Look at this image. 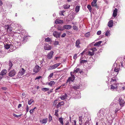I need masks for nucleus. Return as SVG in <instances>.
<instances>
[{
    "label": "nucleus",
    "instance_id": "nucleus-35",
    "mask_svg": "<svg viewBox=\"0 0 125 125\" xmlns=\"http://www.w3.org/2000/svg\"><path fill=\"white\" fill-rule=\"evenodd\" d=\"M74 80H73L72 78L70 77L68 78V80H67V83L68 82H70V81L73 82Z\"/></svg>",
    "mask_w": 125,
    "mask_h": 125
},
{
    "label": "nucleus",
    "instance_id": "nucleus-43",
    "mask_svg": "<svg viewBox=\"0 0 125 125\" xmlns=\"http://www.w3.org/2000/svg\"><path fill=\"white\" fill-rule=\"evenodd\" d=\"M87 8L89 9L90 12H91L92 11L91 7L90 5H87Z\"/></svg>",
    "mask_w": 125,
    "mask_h": 125
},
{
    "label": "nucleus",
    "instance_id": "nucleus-49",
    "mask_svg": "<svg viewBox=\"0 0 125 125\" xmlns=\"http://www.w3.org/2000/svg\"><path fill=\"white\" fill-rule=\"evenodd\" d=\"M82 117L81 116L79 117V123L80 124H82Z\"/></svg>",
    "mask_w": 125,
    "mask_h": 125
},
{
    "label": "nucleus",
    "instance_id": "nucleus-61",
    "mask_svg": "<svg viewBox=\"0 0 125 125\" xmlns=\"http://www.w3.org/2000/svg\"><path fill=\"white\" fill-rule=\"evenodd\" d=\"M57 100H55L54 102V103L55 105H56L57 104Z\"/></svg>",
    "mask_w": 125,
    "mask_h": 125
},
{
    "label": "nucleus",
    "instance_id": "nucleus-36",
    "mask_svg": "<svg viewBox=\"0 0 125 125\" xmlns=\"http://www.w3.org/2000/svg\"><path fill=\"white\" fill-rule=\"evenodd\" d=\"M73 73L72 72H70V74L71 76V77L73 79V80H74L75 79V77L74 76V75L73 74Z\"/></svg>",
    "mask_w": 125,
    "mask_h": 125
},
{
    "label": "nucleus",
    "instance_id": "nucleus-52",
    "mask_svg": "<svg viewBox=\"0 0 125 125\" xmlns=\"http://www.w3.org/2000/svg\"><path fill=\"white\" fill-rule=\"evenodd\" d=\"M53 73H51L49 76L48 77V78L49 79V78H51L53 75Z\"/></svg>",
    "mask_w": 125,
    "mask_h": 125
},
{
    "label": "nucleus",
    "instance_id": "nucleus-41",
    "mask_svg": "<svg viewBox=\"0 0 125 125\" xmlns=\"http://www.w3.org/2000/svg\"><path fill=\"white\" fill-rule=\"evenodd\" d=\"M88 54L89 55L92 56L94 55V53L93 51L92 52L89 51L88 52Z\"/></svg>",
    "mask_w": 125,
    "mask_h": 125
},
{
    "label": "nucleus",
    "instance_id": "nucleus-55",
    "mask_svg": "<svg viewBox=\"0 0 125 125\" xmlns=\"http://www.w3.org/2000/svg\"><path fill=\"white\" fill-rule=\"evenodd\" d=\"M101 31H99L97 32V34L98 35H99L101 34Z\"/></svg>",
    "mask_w": 125,
    "mask_h": 125
},
{
    "label": "nucleus",
    "instance_id": "nucleus-34",
    "mask_svg": "<svg viewBox=\"0 0 125 125\" xmlns=\"http://www.w3.org/2000/svg\"><path fill=\"white\" fill-rule=\"evenodd\" d=\"M58 30L60 31H63L64 30L63 27H62L61 26H59L57 27Z\"/></svg>",
    "mask_w": 125,
    "mask_h": 125
},
{
    "label": "nucleus",
    "instance_id": "nucleus-53",
    "mask_svg": "<svg viewBox=\"0 0 125 125\" xmlns=\"http://www.w3.org/2000/svg\"><path fill=\"white\" fill-rule=\"evenodd\" d=\"M59 43V42L58 41H55L54 42L53 44L54 45H58Z\"/></svg>",
    "mask_w": 125,
    "mask_h": 125
},
{
    "label": "nucleus",
    "instance_id": "nucleus-39",
    "mask_svg": "<svg viewBox=\"0 0 125 125\" xmlns=\"http://www.w3.org/2000/svg\"><path fill=\"white\" fill-rule=\"evenodd\" d=\"M73 89L75 90H77V89H79L80 88V86L79 85H76L75 86L73 87Z\"/></svg>",
    "mask_w": 125,
    "mask_h": 125
},
{
    "label": "nucleus",
    "instance_id": "nucleus-64",
    "mask_svg": "<svg viewBox=\"0 0 125 125\" xmlns=\"http://www.w3.org/2000/svg\"><path fill=\"white\" fill-rule=\"evenodd\" d=\"M42 61H40V63H41L40 65L41 66H42V63L43 62V61H44V60L43 59L42 60Z\"/></svg>",
    "mask_w": 125,
    "mask_h": 125
},
{
    "label": "nucleus",
    "instance_id": "nucleus-20",
    "mask_svg": "<svg viewBox=\"0 0 125 125\" xmlns=\"http://www.w3.org/2000/svg\"><path fill=\"white\" fill-rule=\"evenodd\" d=\"M120 68L119 65L116 66L115 67L114 71L115 72H117L118 73L119 72V71L120 70Z\"/></svg>",
    "mask_w": 125,
    "mask_h": 125
},
{
    "label": "nucleus",
    "instance_id": "nucleus-25",
    "mask_svg": "<svg viewBox=\"0 0 125 125\" xmlns=\"http://www.w3.org/2000/svg\"><path fill=\"white\" fill-rule=\"evenodd\" d=\"M64 104V102L63 101H62L60 102L57 105V106L58 108L60 107L61 106L63 105Z\"/></svg>",
    "mask_w": 125,
    "mask_h": 125
},
{
    "label": "nucleus",
    "instance_id": "nucleus-30",
    "mask_svg": "<svg viewBox=\"0 0 125 125\" xmlns=\"http://www.w3.org/2000/svg\"><path fill=\"white\" fill-rule=\"evenodd\" d=\"M80 70L79 68H75L73 72V74H75L77 73Z\"/></svg>",
    "mask_w": 125,
    "mask_h": 125
},
{
    "label": "nucleus",
    "instance_id": "nucleus-31",
    "mask_svg": "<svg viewBox=\"0 0 125 125\" xmlns=\"http://www.w3.org/2000/svg\"><path fill=\"white\" fill-rule=\"evenodd\" d=\"M63 119L62 117L59 118V121L60 123L62 125H63Z\"/></svg>",
    "mask_w": 125,
    "mask_h": 125
},
{
    "label": "nucleus",
    "instance_id": "nucleus-18",
    "mask_svg": "<svg viewBox=\"0 0 125 125\" xmlns=\"http://www.w3.org/2000/svg\"><path fill=\"white\" fill-rule=\"evenodd\" d=\"M113 24V22L112 20H110L108 22V25L109 27H112Z\"/></svg>",
    "mask_w": 125,
    "mask_h": 125
},
{
    "label": "nucleus",
    "instance_id": "nucleus-11",
    "mask_svg": "<svg viewBox=\"0 0 125 125\" xmlns=\"http://www.w3.org/2000/svg\"><path fill=\"white\" fill-rule=\"evenodd\" d=\"M41 69V67L38 65L35 66L33 69V71L35 73H37Z\"/></svg>",
    "mask_w": 125,
    "mask_h": 125
},
{
    "label": "nucleus",
    "instance_id": "nucleus-44",
    "mask_svg": "<svg viewBox=\"0 0 125 125\" xmlns=\"http://www.w3.org/2000/svg\"><path fill=\"white\" fill-rule=\"evenodd\" d=\"M105 34L106 36H110V33L109 32V31H107L105 32Z\"/></svg>",
    "mask_w": 125,
    "mask_h": 125
},
{
    "label": "nucleus",
    "instance_id": "nucleus-4",
    "mask_svg": "<svg viewBox=\"0 0 125 125\" xmlns=\"http://www.w3.org/2000/svg\"><path fill=\"white\" fill-rule=\"evenodd\" d=\"M113 84L111 85L110 89L112 91H117V83Z\"/></svg>",
    "mask_w": 125,
    "mask_h": 125
},
{
    "label": "nucleus",
    "instance_id": "nucleus-45",
    "mask_svg": "<svg viewBox=\"0 0 125 125\" xmlns=\"http://www.w3.org/2000/svg\"><path fill=\"white\" fill-rule=\"evenodd\" d=\"M87 62V60H81L80 62L81 64L85 63Z\"/></svg>",
    "mask_w": 125,
    "mask_h": 125
},
{
    "label": "nucleus",
    "instance_id": "nucleus-9",
    "mask_svg": "<svg viewBox=\"0 0 125 125\" xmlns=\"http://www.w3.org/2000/svg\"><path fill=\"white\" fill-rule=\"evenodd\" d=\"M53 35L54 37L58 38L60 37L61 33L57 31H54L53 32Z\"/></svg>",
    "mask_w": 125,
    "mask_h": 125
},
{
    "label": "nucleus",
    "instance_id": "nucleus-46",
    "mask_svg": "<svg viewBox=\"0 0 125 125\" xmlns=\"http://www.w3.org/2000/svg\"><path fill=\"white\" fill-rule=\"evenodd\" d=\"M90 35V33L89 32H88L85 34L84 35L85 37H87L89 36Z\"/></svg>",
    "mask_w": 125,
    "mask_h": 125
},
{
    "label": "nucleus",
    "instance_id": "nucleus-27",
    "mask_svg": "<svg viewBox=\"0 0 125 125\" xmlns=\"http://www.w3.org/2000/svg\"><path fill=\"white\" fill-rule=\"evenodd\" d=\"M55 84V83L53 81H51L50 82L48 83L47 84L51 86H52Z\"/></svg>",
    "mask_w": 125,
    "mask_h": 125
},
{
    "label": "nucleus",
    "instance_id": "nucleus-38",
    "mask_svg": "<svg viewBox=\"0 0 125 125\" xmlns=\"http://www.w3.org/2000/svg\"><path fill=\"white\" fill-rule=\"evenodd\" d=\"M47 121V119H44L42 120V124H45Z\"/></svg>",
    "mask_w": 125,
    "mask_h": 125
},
{
    "label": "nucleus",
    "instance_id": "nucleus-58",
    "mask_svg": "<svg viewBox=\"0 0 125 125\" xmlns=\"http://www.w3.org/2000/svg\"><path fill=\"white\" fill-rule=\"evenodd\" d=\"M77 54H75L73 56V59H76L77 58Z\"/></svg>",
    "mask_w": 125,
    "mask_h": 125
},
{
    "label": "nucleus",
    "instance_id": "nucleus-50",
    "mask_svg": "<svg viewBox=\"0 0 125 125\" xmlns=\"http://www.w3.org/2000/svg\"><path fill=\"white\" fill-rule=\"evenodd\" d=\"M76 122L75 120H73L71 123L72 124L71 125H76Z\"/></svg>",
    "mask_w": 125,
    "mask_h": 125
},
{
    "label": "nucleus",
    "instance_id": "nucleus-59",
    "mask_svg": "<svg viewBox=\"0 0 125 125\" xmlns=\"http://www.w3.org/2000/svg\"><path fill=\"white\" fill-rule=\"evenodd\" d=\"M57 112H58L56 110L55 112V115L56 116H58V113H57Z\"/></svg>",
    "mask_w": 125,
    "mask_h": 125
},
{
    "label": "nucleus",
    "instance_id": "nucleus-56",
    "mask_svg": "<svg viewBox=\"0 0 125 125\" xmlns=\"http://www.w3.org/2000/svg\"><path fill=\"white\" fill-rule=\"evenodd\" d=\"M34 110L33 109L32 110H31L30 111V114L33 113L34 112Z\"/></svg>",
    "mask_w": 125,
    "mask_h": 125
},
{
    "label": "nucleus",
    "instance_id": "nucleus-1",
    "mask_svg": "<svg viewBox=\"0 0 125 125\" xmlns=\"http://www.w3.org/2000/svg\"><path fill=\"white\" fill-rule=\"evenodd\" d=\"M114 102L117 103L118 101L119 103V105L121 107H123L124 105L125 102L122 98L120 97H117L115 98L114 100Z\"/></svg>",
    "mask_w": 125,
    "mask_h": 125
},
{
    "label": "nucleus",
    "instance_id": "nucleus-5",
    "mask_svg": "<svg viewBox=\"0 0 125 125\" xmlns=\"http://www.w3.org/2000/svg\"><path fill=\"white\" fill-rule=\"evenodd\" d=\"M117 89L120 90H124L125 89V87L124 86L123 83H117Z\"/></svg>",
    "mask_w": 125,
    "mask_h": 125
},
{
    "label": "nucleus",
    "instance_id": "nucleus-23",
    "mask_svg": "<svg viewBox=\"0 0 125 125\" xmlns=\"http://www.w3.org/2000/svg\"><path fill=\"white\" fill-rule=\"evenodd\" d=\"M102 42L101 41H99L95 43L94 44V46H99L102 43Z\"/></svg>",
    "mask_w": 125,
    "mask_h": 125
},
{
    "label": "nucleus",
    "instance_id": "nucleus-24",
    "mask_svg": "<svg viewBox=\"0 0 125 125\" xmlns=\"http://www.w3.org/2000/svg\"><path fill=\"white\" fill-rule=\"evenodd\" d=\"M80 7V6L78 5H77L76 6L75 9V11L76 13H77L79 11Z\"/></svg>",
    "mask_w": 125,
    "mask_h": 125
},
{
    "label": "nucleus",
    "instance_id": "nucleus-19",
    "mask_svg": "<svg viewBox=\"0 0 125 125\" xmlns=\"http://www.w3.org/2000/svg\"><path fill=\"white\" fill-rule=\"evenodd\" d=\"M55 23L56 24H62L63 23V21L62 20H60L59 19H57L55 21Z\"/></svg>",
    "mask_w": 125,
    "mask_h": 125
},
{
    "label": "nucleus",
    "instance_id": "nucleus-16",
    "mask_svg": "<svg viewBox=\"0 0 125 125\" xmlns=\"http://www.w3.org/2000/svg\"><path fill=\"white\" fill-rule=\"evenodd\" d=\"M80 42V40L79 39H78L76 42L75 46L78 48H79L80 47V46L79 45Z\"/></svg>",
    "mask_w": 125,
    "mask_h": 125
},
{
    "label": "nucleus",
    "instance_id": "nucleus-2",
    "mask_svg": "<svg viewBox=\"0 0 125 125\" xmlns=\"http://www.w3.org/2000/svg\"><path fill=\"white\" fill-rule=\"evenodd\" d=\"M116 102H114V101L110 105V107H115L116 109L115 110V113H116L118 111H119L121 108H120V107L119 106V104L118 102H117V104Z\"/></svg>",
    "mask_w": 125,
    "mask_h": 125
},
{
    "label": "nucleus",
    "instance_id": "nucleus-22",
    "mask_svg": "<svg viewBox=\"0 0 125 125\" xmlns=\"http://www.w3.org/2000/svg\"><path fill=\"white\" fill-rule=\"evenodd\" d=\"M7 73V70H2L0 73V75L3 76L5 75Z\"/></svg>",
    "mask_w": 125,
    "mask_h": 125
},
{
    "label": "nucleus",
    "instance_id": "nucleus-7",
    "mask_svg": "<svg viewBox=\"0 0 125 125\" xmlns=\"http://www.w3.org/2000/svg\"><path fill=\"white\" fill-rule=\"evenodd\" d=\"M5 29L6 30L7 32L9 33H10L12 31L13 29L12 28L10 25H7L5 26Z\"/></svg>",
    "mask_w": 125,
    "mask_h": 125
},
{
    "label": "nucleus",
    "instance_id": "nucleus-21",
    "mask_svg": "<svg viewBox=\"0 0 125 125\" xmlns=\"http://www.w3.org/2000/svg\"><path fill=\"white\" fill-rule=\"evenodd\" d=\"M117 9L116 8H115L114 10L113 13V16L114 17H115L117 15Z\"/></svg>",
    "mask_w": 125,
    "mask_h": 125
},
{
    "label": "nucleus",
    "instance_id": "nucleus-15",
    "mask_svg": "<svg viewBox=\"0 0 125 125\" xmlns=\"http://www.w3.org/2000/svg\"><path fill=\"white\" fill-rule=\"evenodd\" d=\"M54 52L53 51H51L48 54L47 58L49 59H51L52 57V56Z\"/></svg>",
    "mask_w": 125,
    "mask_h": 125
},
{
    "label": "nucleus",
    "instance_id": "nucleus-48",
    "mask_svg": "<svg viewBox=\"0 0 125 125\" xmlns=\"http://www.w3.org/2000/svg\"><path fill=\"white\" fill-rule=\"evenodd\" d=\"M73 28L74 30L77 31L78 30V28L77 27L76 25H73Z\"/></svg>",
    "mask_w": 125,
    "mask_h": 125
},
{
    "label": "nucleus",
    "instance_id": "nucleus-54",
    "mask_svg": "<svg viewBox=\"0 0 125 125\" xmlns=\"http://www.w3.org/2000/svg\"><path fill=\"white\" fill-rule=\"evenodd\" d=\"M29 107L28 105H27L26 106V113H27L29 111Z\"/></svg>",
    "mask_w": 125,
    "mask_h": 125
},
{
    "label": "nucleus",
    "instance_id": "nucleus-47",
    "mask_svg": "<svg viewBox=\"0 0 125 125\" xmlns=\"http://www.w3.org/2000/svg\"><path fill=\"white\" fill-rule=\"evenodd\" d=\"M90 50L92 51L93 52H94L96 51L97 50V49L95 47H94V48H92Z\"/></svg>",
    "mask_w": 125,
    "mask_h": 125
},
{
    "label": "nucleus",
    "instance_id": "nucleus-40",
    "mask_svg": "<svg viewBox=\"0 0 125 125\" xmlns=\"http://www.w3.org/2000/svg\"><path fill=\"white\" fill-rule=\"evenodd\" d=\"M22 115V114H20V115H17L14 114H13V116H14L15 117H16L17 118H18V117H21V115Z\"/></svg>",
    "mask_w": 125,
    "mask_h": 125
},
{
    "label": "nucleus",
    "instance_id": "nucleus-28",
    "mask_svg": "<svg viewBox=\"0 0 125 125\" xmlns=\"http://www.w3.org/2000/svg\"><path fill=\"white\" fill-rule=\"evenodd\" d=\"M9 70H10L11 68L13 66V64L12 62L10 61H9Z\"/></svg>",
    "mask_w": 125,
    "mask_h": 125
},
{
    "label": "nucleus",
    "instance_id": "nucleus-6",
    "mask_svg": "<svg viewBox=\"0 0 125 125\" xmlns=\"http://www.w3.org/2000/svg\"><path fill=\"white\" fill-rule=\"evenodd\" d=\"M16 73V72L13 69L11 70L9 74V76L10 77L14 76Z\"/></svg>",
    "mask_w": 125,
    "mask_h": 125
},
{
    "label": "nucleus",
    "instance_id": "nucleus-62",
    "mask_svg": "<svg viewBox=\"0 0 125 125\" xmlns=\"http://www.w3.org/2000/svg\"><path fill=\"white\" fill-rule=\"evenodd\" d=\"M63 11H61V12L60 13V14L61 15H63Z\"/></svg>",
    "mask_w": 125,
    "mask_h": 125
},
{
    "label": "nucleus",
    "instance_id": "nucleus-17",
    "mask_svg": "<svg viewBox=\"0 0 125 125\" xmlns=\"http://www.w3.org/2000/svg\"><path fill=\"white\" fill-rule=\"evenodd\" d=\"M64 29H71L72 28V26L69 25H66L63 26Z\"/></svg>",
    "mask_w": 125,
    "mask_h": 125
},
{
    "label": "nucleus",
    "instance_id": "nucleus-8",
    "mask_svg": "<svg viewBox=\"0 0 125 125\" xmlns=\"http://www.w3.org/2000/svg\"><path fill=\"white\" fill-rule=\"evenodd\" d=\"M52 48V46L47 44H45L44 47V49L45 50H51Z\"/></svg>",
    "mask_w": 125,
    "mask_h": 125
},
{
    "label": "nucleus",
    "instance_id": "nucleus-29",
    "mask_svg": "<svg viewBox=\"0 0 125 125\" xmlns=\"http://www.w3.org/2000/svg\"><path fill=\"white\" fill-rule=\"evenodd\" d=\"M45 41L46 42H50V43H51L52 42V41L51 40L50 38H49L48 37L47 38H46L45 39Z\"/></svg>",
    "mask_w": 125,
    "mask_h": 125
},
{
    "label": "nucleus",
    "instance_id": "nucleus-51",
    "mask_svg": "<svg viewBox=\"0 0 125 125\" xmlns=\"http://www.w3.org/2000/svg\"><path fill=\"white\" fill-rule=\"evenodd\" d=\"M52 119V117L51 115L50 114H49V122H50Z\"/></svg>",
    "mask_w": 125,
    "mask_h": 125
},
{
    "label": "nucleus",
    "instance_id": "nucleus-33",
    "mask_svg": "<svg viewBox=\"0 0 125 125\" xmlns=\"http://www.w3.org/2000/svg\"><path fill=\"white\" fill-rule=\"evenodd\" d=\"M27 37L24 36L22 38V41L23 42H25L27 41Z\"/></svg>",
    "mask_w": 125,
    "mask_h": 125
},
{
    "label": "nucleus",
    "instance_id": "nucleus-13",
    "mask_svg": "<svg viewBox=\"0 0 125 125\" xmlns=\"http://www.w3.org/2000/svg\"><path fill=\"white\" fill-rule=\"evenodd\" d=\"M13 47L14 46H13V45H12L11 44H10V45H9L7 44L4 45L5 48L6 49H8L10 48H13Z\"/></svg>",
    "mask_w": 125,
    "mask_h": 125
},
{
    "label": "nucleus",
    "instance_id": "nucleus-37",
    "mask_svg": "<svg viewBox=\"0 0 125 125\" xmlns=\"http://www.w3.org/2000/svg\"><path fill=\"white\" fill-rule=\"evenodd\" d=\"M42 90L43 91L46 92L49 91V88H42Z\"/></svg>",
    "mask_w": 125,
    "mask_h": 125
},
{
    "label": "nucleus",
    "instance_id": "nucleus-42",
    "mask_svg": "<svg viewBox=\"0 0 125 125\" xmlns=\"http://www.w3.org/2000/svg\"><path fill=\"white\" fill-rule=\"evenodd\" d=\"M63 6L64 9H67L70 7V6L69 5H64Z\"/></svg>",
    "mask_w": 125,
    "mask_h": 125
},
{
    "label": "nucleus",
    "instance_id": "nucleus-12",
    "mask_svg": "<svg viewBox=\"0 0 125 125\" xmlns=\"http://www.w3.org/2000/svg\"><path fill=\"white\" fill-rule=\"evenodd\" d=\"M111 84L117 83L116 81V78L115 77H113L110 82Z\"/></svg>",
    "mask_w": 125,
    "mask_h": 125
},
{
    "label": "nucleus",
    "instance_id": "nucleus-32",
    "mask_svg": "<svg viewBox=\"0 0 125 125\" xmlns=\"http://www.w3.org/2000/svg\"><path fill=\"white\" fill-rule=\"evenodd\" d=\"M34 102V100L32 99H31L30 100H29L28 101V104L30 105Z\"/></svg>",
    "mask_w": 125,
    "mask_h": 125
},
{
    "label": "nucleus",
    "instance_id": "nucleus-63",
    "mask_svg": "<svg viewBox=\"0 0 125 125\" xmlns=\"http://www.w3.org/2000/svg\"><path fill=\"white\" fill-rule=\"evenodd\" d=\"M21 104H19L18 106V108H20L21 107Z\"/></svg>",
    "mask_w": 125,
    "mask_h": 125
},
{
    "label": "nucleus",
    "instance_id": "nucleus-3",
    "mask_svg": "<svg viewBox=\"0 0 125 125\" xmlns=\"http://www.w3.org/2000/svg\"><path fill=\"white\" fill-rule=\"evenodd\" d=\"M25 70L24 69H21L18 74V77L19 78H22L23 77V75L25 73Z\"/></svg>",
    "mask_w": 125,
    "mask_h": 125
},
{
    "label": "nucleus",
    "instance_id": "nucleus-10",
    "mask_svg": "<svg viewBox=\"0 0 125 125\" xmlns=\"http://www.w3.org/2000/svg\"><path fill=\"white\" fill-rule=\"evenodd\" d=\"M60 65V63H57L51 66L49 68V70H52L54 69L58 66Z\"/></svg>",
    "mask_w": 125,
    "mask_h": 125
},
{
    "label": "nucleus",
    "instance_id": "nucleus-57",
    "mask_svg": "<svg viewBox=\"0 0 125 125\" xmlns=\"http://www.w3.org/2000/svg\"><path fill=\"white\" fill-rule=\"evenodd\" d=\"M66 35L65 33H64L61 36V37L62 38L64 37Z\"/></svg>",
    "mask_w": 125,
    "mask_h": 125
},
{
    "label": "nucleus",
    "instance_id": "nucleus-14",
    "mask_svg": "<svg viewBox=\"0 0 125 125\" xmlns=\"http://www.w3.org/2000/svg\"><path fill=\"white\" fill-rule=\"evenodd\" d=\"M67 95L66 93H65L64 94L62 95L61 96L60 98L62 100H64L67 98Z\"/></svg>",
    "mask_w": 125,
    "mask_h": 125
},
{
    "label": "nucleus",
    "instance_id": "nucleus-26",
    "mask_svg": "<svg viewBox=\"0 0 125 125\" xmlns=\"http://www.w3.org/2000/svg\"><path fill=\"white\" fill-rule=\"evenodd\" d=\"M91 4L92 6L93 7H95L96 8H98L96 2L93 1L91 3Z\"/></svg>",
    "mask_w": 125,
    "mask_h": 125
},
{
    "label": "nucleus",
    "instance_id": "nucleus-60",
    "mask_svg": "<svg viewBox=\"0 0 125 125\" xmlns=\"http://www.w3.org/2000/svg\"><path fill=\"white\" fill-rule=\"evenodd\" d=\"M41 77L40 76L37 77L35 78V79L36 80L37 79H39L41 78Z\"/></svg>",
    "mask_w": 125,
    "mask_h": 125
}]
</instances>
